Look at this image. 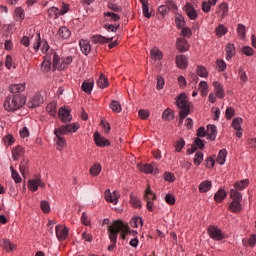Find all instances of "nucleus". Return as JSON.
<instances>
[{
    "mask_svg": "<svg viewBox=\"0 0 256 256\" xmlns=\"http://www.w3.org/2000/svg\"><path fill=\"white\" fill-rule=\"evenodd\" d=\"M25 105V97L21 94H12L7 96L4 101V109L9 113L21 109Z\"/></svg>",
    "mask_w": 256,
    "mask_h": 256,
    "instance_id": "1",
    "label": "nucleus"
},
{
    "mask_svg": "<svg viewBox=\"0 0 256 256\" xmlns=\"http://www.w3.org/2000/svg\"><path fill=\"white\" fill-rule=\"evenodd\" d=\"M129 233V225L121 220H116L112 225L108 226L109 239L111 243H117L119 233Z\"/></svg>",
    "mask_w": 256,
    "mask_h": 256,
    "instance_id": "2",
    "label": "nucleus"
},
{
    "mask_svg": "<svg viewBox=\"0 0 256 256\" xmlns=\"http://www.w3.org/2000/svg\"><path fill=\"white\" fill-rule=\"evenodd\" d=\"M176 106L180 109L182 117H187L191 113V102L185 92L176 97Z\"/></svg>",
    "mask_w": 256,
    "mask_h": 256,
    "instance_id": "3",
    "label": "nucleus"
},
{
    "mask_svg": "<svg viewBox=\"0 0 256 256\" xmlns=\"http://www.w3.org/2000/svg\"><path fill=\"white\" fill-rule=\"evenodd\" d=\"M52 63L54 69H58V71H65L71 63H73V57L67 56L64 58L59 57L56 52L52 51Z\"/></svg>",
    "mask_w": 256,
    "mask_h": 256,
    "instance_id": "4",
    "label": "nucleus"
},
{
    "mask_svg": "<svg viewBox=\"0 0 256 256\" xmlns=\"http://www.w3.org/2000/svg\"><path fill=\"white\" fill-rule=\"evenodd\" d=\"M207 233L214 241H223L225 238V233H223V231H221V229H219L217 226H209Z\"/></svg>",
    "mask_w": 256,
    "mask_h": 256,
    "instance_id": "5",
    "label": "nucleus"
},
{
    "mask_svg": "<svg viewBox=\"0 0 256 256\" xmlns=\"http://www.w3.org/2000/svg\"><path fill=\"white\" fill-rule=\"evenodd\" d=\"M78 129L79 125L75 123L62 125L60 128L54 130V135H57V133L60 135H69V133H75Z\"/></svg>",
    "mask_w": 256,
    "mask_h": 256,
    "instance_id": "6",
    "label": "nucleus"
},
{
    "mask_svg": "<svg viewBox=\"0 0 256 256\" xmlns=\"http://www.w3.org/2000/svg\"><path fill=\"white\" fill-rule=\"evenodd\" d=\"M104 198L107 203H113V205H117V203H119V192L114 191L111 193V190L107 189L104 192Z\"/></svg>",
    "mask_w": 256,
    "mask_h": 256,
    "instance_id": "7",
    "label": "nucleus"
},
{
    "mask_svg": "<svg viewBox=\"0 0 256 256\" xmlns=\"http://www.w3.org/2000/svg\"><path fill=\"white\" fill-rule=\"evenodd\" d=\"M55 231L58 241H65L69 235V230L67 229V226L64 225H57Z\"/></svg>",
    "mask_w": 256,
    "mask_h": 256,
    "instance_id": "8",
    "label": "nucleus"
},
{
    "mask_svg": "<svg viewBox=\"0 0 256 256\" xmlns=\"http://www.w3.org/2000/svg\"><path fill=\"white\" fill-rule=\"evenodd\" d=\"M58 116L63 123H67L73 119V116H71V110L67 107H61L58 111Z\"/></svg>",
    "mask_w": 256,
    "mask_h": 256,
    "instance_id": "9",
    "label": "nucleus"
},
{
    "mask_svg": "<svg viewBox=\"0 0 256 256\" xmlns=\"http://www.w3.org/2000/svg\"><path fill=\"white\" fill-rule=\"evenodd\" d=\"M94 141L97 147H109V145H111V142H109L105 137H102L97 131L94 133Z\"/></svg>",
    "mask_w": 256,
    "mask_h": 256,
    "instance_id": "10",
    "label": "nucleus"
},
{
    "mask_svg": "<svg viewBox=\"0 0 256 256\" xmlns=\"http://www.w3.org/2000/svg\"><path fill=\"white\" fill-rule=\"evenodd\" d=\"M43 103V98L41 97V94L37 93L34 96H32L28 101V107L30 109H35L36 107H39Z\"/></svg>",
    "mask_w": 256,
    "mask_h": 256,
    "instance_id": "11",
    "label": "nucleus"
},
{
    "mask_svg": "<svg viewBox=\"0 0 256 256\" xmlns=\"http://www.w3.org/2000/svg\"><path fill=\"white\" fill-rule=\"evenodd\" d=\"M176 47L180 53H186V51H189V41L185 38H177Z\"/></svg>",
    "mask_w": 256,
    "mask_h": 256,
    "instance_id": "12",
    "label": "nucleus"
},
{
    "mask_svg": "<svg viewBox=\"0 0 256 256\" xmlns=\"http://www.w3.org/2000/svg\"><path fill=\"white\" fill-rule=\"evenodd\" d=\"M175 61L178 69H187V67L189 66V61L187 60V56L183 54L177 55L175 58Z\"/></svg>",
    "mask_w": 256,
    "mask_h": 256,
    "instance_id": "13",
    "label": "nucleus"
},
{
    "mask_svg": "<svg viewBox=\"0 0 256 256\" xmlns=\"http://www.w3.org/2000/svg\"><path fill=\"white\" fill-rule=\"evenodd\" d=\"M91 41L96 45H105V43H111V41H113V37L107 38L102 35H94L91 37Z\"/></svg>",
    "mask_w": 256,
    "mask_h": 256,
    "instance_id": "14",
    "label": "nucleus"
},
{
    "mask_svg": "<svg viewBox=\"0 0 256 256\" xmlns=\"http://www.w3.org/2000/svg\"><path fill=\"white\" fill-rule=\"evenodd\" d=\"M185 12L191 21H195L198 17L197 10H195V7L191 3L185 5Z\"/></svg>",
    "mask_w": 256,
    "mask_h": 256,
    "instance_id": "15",
    "label": "nucleus"
},
{
    "mask_svg": "<svg viewBox=\"0 0 256 256\" xmlns=\"http://www.w3.org/2000/svg\"><path fill=\"white\" fill-rule=\"evenodd\" d=\"M53 57V52L47 53L44 61L42 62L41 69L44 73H47L51 70V59Z\"/></svg>",
    "mask_w": 256,
    "mask_h": 256,
    "instance_id": "16",
    "label": "nucleus"
},
{
    "mask_svg": "<svg viewBox=\"0 0 256 256\" xmlns=\"http://www.w3.org/2000/svg\"><path fill=\"white\" fill-rule=\"evenodd\" d=\"M213 87L216 91V97H218V99H225V90L223 89V85L218 81H214Z\"/></svg>",
    "mask_w": 256,
    "mask_h": 256,
    "instance_id": "17",
    "label": "nucleus"
},
{
    "mask_svg": "<svg viewBox=\"0 0 256 256\" xmlns=\"http://www.w3.org/2000/svg\"><path fill=\"white\" fill-rule=\"evenodd\" d=\"M229 210L232 213H236V214L241 213V211H243V206L241 205V201L232 200L229 205Z\"/></svg>",
    "mask_w": 256,
    "mask_h": 256,
    "instance_id": "18",
    "label": "nucleus"
},
{
    "mask_svg": "<svg viewBox=\"0 0 256 256\" xmlns=\"http://www.w3.org/2000/svg\"><path fill=\"white\" fill-rule=\"evenodd\" d=\"M207 139H209V141H215V139H217V126H207Z\"/></svg>",
    "mask_w": 256,
    "mask_h": 256,
    "instance_id": "19",
    "label": "nucleus"
},
{
    "mask_svg": "<svg viewBox=\"0 0 256 256\" xmlns=\"http://www.w3.org/2000/svg\"><path fill=\"white\" fill-rule=\"evenodd\" d=\"M79 45L83 55H89V53H91V44L89 43V40H80Z\"/></svg>",
    "mask_w": 256,
    "mask_h": 256,
    "instance_id": "20",
    "label": "nucleus"
},
{
    "mask_svg": "<svg viewBox=\"0 0 256 256\" xmlns=\"http://www.w3.org/2000/svg\"><path fill=\"white\" fill-rule=\"evenodd\" d=\"M211 187H213V183L209 180H204L199 184V192L200 193H209L211 191Z\"/></svg>",
    "mask_w": 256,
    "mask_h": 256,
    "instance_id": "21",
    "label": "nucleus"
},
{
    "mask_svg": "<svg viewBox=\"0 0 256 256\" xmlns=\"http://www.w3.org/2000/svg\"><path fill=\"white\" fill-rule=\"evenodd\" d=\"M225 199H227V191H225V189L221 188L215 193L214 201H216V203H223V201H225Z\"/></svg>",
    "mask_w": 256,
    "mask_h": 256,
    "instance_id": "22",
    "label": "nucleus"
},
{
    "mask_svg": "<svg viewBox=\"0 0 256 256\" xmlns=\"http://www.w3.org/2000/svg\"><path fill=\"white\" fill-rule=\"evenodd\" d=\"M235 53H236L235 44L228 43L226 45V60L231 61V59L235 57Z\"/></svg>",
    "mask_w": 256,
    "mask_h": 256,
    "instance_id": "23",
    "label": "nucleus"
},
{
    "mask_svg": "<svg viewBox=\"0 0 256 256\" xmlns=\"http://www.w3.org/2000/svg\"><path fill=\"white\" fill-rule=\"evenodd\" d=\"M23 155H25V149L21 146H16L12 149V158L14 161H17L20 157H23Z\"/></svg>",
    "mask_w": 256,
    "mask_h": 256,
    "instance_id": "24",
    "label": "nucleus"
},
{
    "mask_svg": "<svg viewBox=\"0 0 256 256\" xmlns=\"http://www.w3.org/2000/svg\"><path fill=\"white\" fill-rule=\"evenodd\" d=\"M103 15L106 18V21H110L111 23H117V21L121 20V16L115 12H104Z\"/></svg>",
    "mask_w": 256,
    "mask_h": 256,
    "instance_id": "25",
    "label": "nucleus"
},
{
    "mask_svg": "<svg viewBox=\"0 0 256 256\" xmlns=\"http://www.w3.org/2000/svg\"><path fill=\"white\" fill-rule=\"evenodd\" d=\"M25 83L21 84H12L10 85V92L12 95H17V93H23L25 91Z\"/></svg>",
    "mask_w": 256,
    "mask_h": 256,
    "instance_id": "26",
    "label": "nucleus"
},
{
    "mask_svg": "<svg viewBox=\"0 0 256 256\" xmlns=\"http://www.w3.org/2000/svg\"><path fill=\"white\" fill-rule=\"evenodd\" d=\"M157 169V163L152 162L151 164H146L140 167V171L146 173L147 175L153 173Z\"/></svg>",
    "mask_w": 256,
    "mask_h": 256,
    "instance_id": "27",
    "label": "nucleus"
},
{
    "mask_svg": "<svg viewBox=\"0 0 256 256\" xmlns=\"http://www.w3.org/2000/svg\"><path fill=\"white\" fill-rule=\"evenodd\" d=\"M142 5V13L146 19H151V12H149V0H140Z\"/></svg>",
    "mask_w": 256,
    "mask_h": 256,
    "instance_id": "28",
    "label": "nucleus"
},
{
    "mask_svg": "<svg viewBox=\"0 0 256 256\" xmlns=\"http://www.w3.org/2000/svg\"><path fill=\"white\" fill-rule=\"evenodd\" d=\"M218 12L221 13V18L225 19L229 15V4L223 2L218 7Z\"/></svg>",
    "mask_w": 256,
    "mask_h": 256,
    "instance_id": "29",
    "label": "nucleus"
},
{
    "mask_svg": "<svg viewBox=\"0 0 256 256\" xmlns=\"http://www.w3.org/2000/svg\"><path fill=\"white\" fill-rule=\"evenodd\" d=\"M94 85H95V83L93 81H84L82 83L81 89H82V91H84V93L91 95Z\"/></svg>",
    "mask_w": 256,
    "mask_h": 256,
    "instance_id": "30",
    "label": "nucleus"
},
{
    "mask_svg": "<svg viewBox=\"0 0 256 256\" xmlns=\"http://www.w3.org/2000/svg\"><path fill=\"white\" fill-rule=\"evenodd\" d=\"M230 199H232V201H243V194H241V192H239V190L232 188L230 190Z\"/></svg>",
    "mask_w": 256,
    "mask_h": 256,
    "instance_id": "31",
    "label": "nucleus"
},
{
    "mask_svg": "<svg viewBox=\"0 0 256 256\" xmlns=\"http://www.w3.org/2000/svg\"><path fill=\"white\" fill-rule=\"evenodd\" d=\"M249 187V179L241 180L240 182L234 183V189L236 191H243Z\"/></svg>",
    "mask_w": 256,
    "mask_h": 256,
    "instance_id": "32",
    "label": "nucleus"
},
{
    "mask_svg": "<svg viewBox=\"0 0 256 256\" xmlns=\"http://www.w3.org/2000/svg\"><path fill=\"white\" fill-rule=\"evenodd\" d=\"M227 159V149H222L219 151L216 162L218 165H225Z\"/></svg>",
    "mask_w": 256,
    "mask_h": 256,
    "instance_id": "33",
    "label": "nucleus"
},
{
    "mask_svg": "<svg viewBox=\"0 0 256 256\" xmlns=\"http://www.w3.org/2000/svg\"><path fill=\"white\" fill-rule=\"evenodd\" d=\"M48 17H49V19H58L59 17H61L59 8H57L55 6L49 8L48 9Z\"/></svg>",
    "mask_w": 256,
    "mask_h": 256,
    "instance_id": "34",
    "label": "nucleus"
},
{
    "mask_svg": "<svg viewBox=\"0 0 256 256\" xmlns=\"http://www.w3.org/2000/svg\"><path fill=\"white\" fill-rule=\"evenodd\" d=\"M58 35L61 37V39H69L71 37V30L65 26H62L58 30Z\"/></svg>",
    "mask_w": 256,
    "mask_h": 256,
    "instance_id": "35",
    "label": "nucleus"
},
{
    "mask_svg": "<svg viewBox=\"0 0 256 256\" xmlns=\"http://www.w3.org/2000/svg\"><path fill=\"white\" fill-rule=\"evenodd\" d=\"M46 111H47V113H49V115H51V117H55L57 115V103L50 102L46 106Z\"/></svg>",
    "mask_w": 256,
    "mask_h": 256,
    "instance_id": "36",
    "label": "nucleus"
},
{
    "mask_svg": "<svg viewBox=\"0 0 256 256\" xmlns=\"http://www.w3.org/2000/svg\"><path fill=\"white\" fill-rule=\"evenodd\" d=\"M97 85L100 89H105V87H109V80H107L105 75L101 74L97 80Z\"/></svg>",
    "mask_w": 256,
    "mask_h": 256,
    "instance_id": "37",
    "label": "nucleus"
},
{
    "mask_svg": "<svg viewBox=\"0 0 256 256\" xmlns=\"http://www.w3.org/2000/svg\"><path fill=\"white\" fill-rule=\"evenodd\" d=\"M110 109L114 112V113H121V111H123V107L121 106V103H119V101L117 100H112L110 103Z\"/></svg>",
    "mask_w": 256,
    "mask_h": 256,
    "instance_id": "38",
    "label": "nucleus"
},
{
    "mask_svg": "<svg viewBox=\"0 0 256 256\" xmlns=\"http://www.w3.org/2000/svg\"><path fill=\"white\" fill-rule=\"evenodd\" d=\"M14 17L17 21H23V19H25V9L17 7L14 12Z\"/></svg>",
    "mask_w": 256,
    "mask_h": 256,
    "instance_id": "39",
    "label": "nucleus"
},
{
    "mask_svg": "<svg viewBox=\"0 0 256 256\" xmlns=\"http://www.w3.org/2000/svg\"><path fill=\"white\" fill-rule=\"evenodd\" d=\"M2 245H3V248L5 249V251H8V252L15 251V249H17L15 244L11 243V240H9V239L3 240Z\"/></svg>",
    "mask_w": 256,
    "mask_h": 256,
    "instance_id": "40",
    "label": "nucleus"
},
{
    "mask_svg": "<svg viewBox=\"0 0 256 256\" xmlns=\"http://www.w3.org/2000/svg\"><path fill=\"white\" fill-rule=\"evenodd\" d=\"M144 197H145V199H147V201H156L157 200V195H155V193H153V191L151 190V186L147 187Z\"/></svg>",
    "mask_w": 256,
    "mask_h": 256,
    "instance_id": "41",
    "label": "nucleus"
},
{
    "mask_svg": "<svg viewBox=\"0 0 256 256\" xmlns=\"http://www.w3.org/2000/svg\"><path fill=\"white\" fill-rule=\"evenodd\" d=\"M130 203L132 207H135L136 209H141V200L139 197L135 196V194L130 195Z\"/></svg>",
    "mask_w": 256,
    "mask_h": 256,
    "instance_id": "42",
    "label": "nucleus"
},
{
    "mask_svg": "<svg viewBox=\"0 0 256 256\" xmlns=\"http://www.w3.org/2000/svg\"><path fill=\"white\" fill-rule=\"evenodd\" d=\"M185 147V139L180 138L174 143V149L176 153H181L183 151V148Z\"/></svg>",
    "mask_w": 256,
    "mask_h": 256,
    "instance_id": "43",
    "label": "nucleus"
},
{
    "mask_svg": "<svg viewBox=\"0 0 256 256\" xmlns=\"http://www.w3.org/2000/svg\"><path fill=\"white\" fill-rule=\"evenodd\" d=\"M241 125H243V118L236 117L232 121V127H234L235 131H241Z\"/></svg>",
    "mask_w": 256,
    "mask_h": 256,
    "instance_id": "44",
    "label": "nucleus"
},
{
    "mask_svg": "<svg viewBox=\"0 0 256 256\" xmlns=\"http://www.w3.org/2000/svg\"><path fill=\"white\" fill-rule=\"evenodd\" d=\"M198 87L201 91V95L203 97H206V95L209 93V86L207 85V83L205 81H200Z\"/></svg>",
    "mask_w": 256,
    "mask_h": 256,
    "instance_id": "45",
    "label": "nucleus"
},
{
    "mask_svg": "<svg viewBox=\"0 0 256 256\" xmlns=\"http://www.w3.org/2000/svg\"><path fill=\"white\" fill-rule=\"evenodd\" d=\"M151 56L153 57V59H155L156 61H161V59H163V52H161V50L157 49V48H153L151 50Z\"/></svg>",
    "mask_w": 256,
    "mask_h": 256,
    "instance_id": "46",
    "label": "nucleus"
},
{
    "mask_svg": "<svg viewBox=\"0 0 256 256\" xmlns=\"http://www.w3.org/2000/svg\"><path fill=\"white\" fill-rule=\"evenodd\" d=\"M217 37H223V35H227V27L225 25L220 24L218 27L215 29Z\"/></svg>",
    "mask_w": 256,
    "mask_h": 256,
    "instance_id": "47",
    "label": "nucleus"
},
{
    "mask_svg": "<svg viewBox=\"0 0 256 256\" xmlns=\"http://www.w3.org/2000/svg\"><path fill=\"white\" fill-rule=\"evenodd\" d=\"M101 169V164H94L90 167V175H92L93 177H97V175L101 173Z\"/></svg>",
    "mask_w": 256,
    "mask_h": 256,
    "instance_id": "48",
    "label": "nucleus"
},
{
    "mask_svg": "<svg viewBox=\"0 0 256 256\" xmlns=\"http://www.w3.org/2000/svg\"><path fill=\"white\" fill-rule=\"evenodd\" d=\"M174 118L175 115H173V111H171V109L164 110L162 114V119H164L165 121H173Z\"/></svg>",
    "mask_w": 256,
    "mask_h": 256,
    "instance_id": "49",
    "label": "nucleus"
},
{
    "mask_svg": "<svg viewBox=\"0 0 256 256\" xmlns=\"http://www.w3.org/2000/svg\"><path fill=\"white\" fill-rule=\"evenodd\" d=\"M201 163H203V152L198 151L194 155V165L199 167V165H201Z\"/></svg>",
    "mask_w": 256,
    "mask_h": 256,
    "instance_id": "50",
    "label": "nucleus"
},
{
    "mask_svg": "<svg viewBox=\"0 0 256 256\" xmlns=\"http://www.w3.org/2000/svg\"><path fill=\"white\" fill-rule=\"evenodd\" d=\"M35 43L33 44V49L35 51V53H37V51H39V49L41 48V34L40 33H37L35 35Z\"/></svg>",
    "mask_w": 256,
    "mask_h": 256,
    "instance_id": "51",
    "label": "nucleus"
},
{
    "mask_svg": "<svg viewBox=\"0 0 256 256\" xmlns=\"http://www.w3.org/2000/svg\"><path fill=\"white\" fill-rule=\"evenodd\" d=\"M11 170V175L12 179L14 180L15 183H21L22 179L21 176L19 175V172L13 168V166L10 167Z\"/></svg>",
    "mask_w": 256,
    "mask_h": 256,
    "instance_id": "52",
    "label": "nucleus"
},
{
    "mask_svg": "<svg viewBox=\"0 0 256 256\" xmlns=\"http://www.w3.org/2000/svg\"><path fill=\"white\" fill-rule=\"evenodd\" d=\"M237 33H238V35H239V37H240L241 39H245V35H246V33H247V29H246L245 25H243V24H238Z\"/></svg>",
    "mask_w": 256,
    "mask_h": 256,
    "instance_id": "53",
    "label": "nucleus"
},
{
    "mask_svg": "<svg viewBox=\"0 0 256 256\" xmlns=\"http://www.w3.org/2000/svg\"><path fill=\"white\" fill-rule=\"evenodd\" d=\"M130 225H131V227L137 228L140 225H143V219H141V217H133L130 220Z\"/></svg>",
    "mask_w": 256,
    "mask_h": 256,
    "instance_id": "54",
    "label": "nucleus"
},
{
    "mask_svg": "<svg viewBox=\"0 0 256 256\" xmlns=\"http://www.w3.org/2000/svg\"><path fill=\"white\" fill-rule=\"evenodd\" d=\"M196 73L199 77H207V75H209V72H207V68H205L204 66H198L196 69Z\"/></svg>",
    "mask_w": 256,
    "mask_h": 256,
    "instance_id": "55",
    "label": "nucleus"
},
{
    "mask_svg": "<svg viewBox=\"0 0 256 256\" xmlns=\"http://www.w3.org/2000/svg\"><path fill=\"white\" fill-rule=\"evenodd\" d=\"M40 207H41L43 213H50V211H51V206L49 205V202L47 200H42Z\"/></svg>",
    "mask_w": 256,
    "mask_h": 256,
    "instance_id": "56",
    "label": "nucleus"
},
{
    "mask_svg": "<svg viewBox=\"0 0 256 256\" xmlns=\"http://www.w3.org/2000/svg\"><path fill=\"white\" fill-rule=\"evenodd\" d=\"M226 119L231 121L235 117V109L233 107H228L225 112Z\"/></svg>",
    "mask_w": 256,
    "mask_h": 256,
    "instance_id": "57",
    "label": "nucleus"
},
{
    "mask_svg": "<svg viewBox=\"0 0 256 256\" xmlns=\"http://www.w3.org/2000/svg\"><path fill=\"white\" fill-rule=\"evenodd\" d=\"M242 53L246 55V57H252V55H255V50L249 46H244L242 48Z\"/></svg>",
    "mask_w": 256,
    "mask_h": 256,
    "instance_id": "58",
    "label": "nucleus"
},
{
    "mask_svg": "<svg viewBox=\"0 0 256 256\" xmlns=\"http://www.w3.org/2000/svg\"><path fill=\"white\" fill-rule=\"evenodd\" d=\"M29 167V160L28 159H23L20 163V173L22 175H25V171Z\"/></svg>",
    "mask_w": 256,
    "mask_h": 256,
    "instance_id": "59",
    "label": "nucleus"
},
{
    "mask_svg": "<svg viewBox=\"0 0 256 256\" xmlns=\"http://www.w3.org/2000/svg\"><path fill=\"white\" fill-rule=\"evenodd\" d=\"M104 28L106 31L109 33H116V31L119 29V24L118 25H113V24H105Z\"/></svg>",
    "mask_w": 256,
    "mask_h": 256,
    "instance_id": "60",
    "label": "nucleus"
},
{
    "mask_svg": "<svg viewBox=\"0 0 256 256\" xmlns=\"http://www.w3.org/2000/svg\"><path fill=\"white\" fill-rule=\"evenodd\" d=\"M163 87H165V78H163V76H158L156 89L158 91H161V89H163Z\"/></svg>",
    "mask_w": 256,
    "mask_h": 256,
    "instance_id": "61",
    "label": "nucleus"
},
{
    "mask_svg": "<svg viewBox=\"0 0 256 256\" xmlns=\"http://www.w3.org/2000/svg\"><path fill=\"white\" fill-rule=\"evenodd\" d=\"M28 188L30 189V191H37L39 189L38 183H37V179L35 180H29L28 182Z\"/></svg>",
    "mask_w": 256,
    "mask_h": 256,
    "instance_id": "62",
    "label": "nucleus"
},
{
    "mask_svg": "<svg viewBox=\"0 0 256 256\" xmlns=\"http://www.w3.org/2000/svg\"><path fill=\"white\" fill-rule=\"evenodd\" d=\"M216 65L218 67V71L221 73L227 69V63L224 62V60H217Z\"/></svg>",
    "mask_w": 256,
    "mask_h": 256,
    "instance_id": "63",
    "label": "nucleus"
},
{
    "mask_svg": "<svg viewBox=\"0 0 256 256\" xmlns=\"http://www.w3.org/2000/svg\"><path fill=\"white\" fill-rule=\"evenodd\" d=\"M4 143H6L8 146L13 145V143H15V137H13L11 134L6 135L4 137Z\"/></svg>",
    "mask_w": 256,
    "mask_h": 256,
    "instance_id": "64",
    "label": "nucleus"
}]
</instances>
